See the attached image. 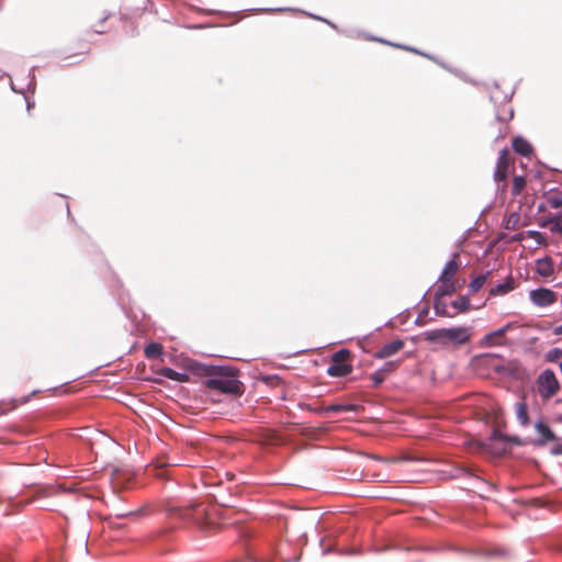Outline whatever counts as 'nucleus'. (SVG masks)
Segmentation results:
<instances>
[{
    "instance_id": "3",
    "label": "nucleus",
    "mask_w": 562,
    "mask_h": 562,
    "mask_svg": "<svg viewBox=\"0 0 562 562\" xmlns=\"http://www.w3.org/2000/svg\"><path fill=\"white\" fill-rule=\"evenodd\" d=\"M179 518L195 525L201 530H211L215 527V522L206 515L202 505L192 504L190 507L179 510Z\"/></svg>"
},
{
    "instance_id": "30",
    "label": "nucleus",
    "mask_w": 562,
    "mask_h": 562,
    "mask_svg": "<svg viewBox=\"0 0 562 562\" xmlns=\"http://www.w3.org/2000/svg\"><path fill=\"white\" fill-rule=\"evenodd\" d=\"M516 417L521 426H527L530 423L529 414H528V404L526 401H521L516 403Z\"/></svg>"
},
{
    "instance_id": "44",
    "label": "nucleus",
    "mask_w": 562,
    "mask_h": 562,
    "mask_svg": "<svg viewBox=\"0 0 562 562\" xmlns=\"http://www.w3.org/2000/svg\"><path fill=\"white\" fill-rule=\"evenodd\" d=\"M539 236H528L527 238H533L536 240V246L532 249H538L541 246L548 245V237L546 236V233L538 231Z\"/></svg>"
},
{
    "instance_id": "60",
    "label": "nucleus",
    "mask_w": 562,
    "mask_h": 562,
    "mask_svg": "<svg viewBox=\"0 0 562 562\" xmlns=\"http://www.w3.org/2000/svg\"><path fill=\"white\" fill-rule=\"evenodd\" d=\"M375 42H379V43H382V44H386V45H390V46H391V44H394L393 42H390V41L384 40V38L379 37V36H378V40Z\"/></svg>"
},
{
    "instance_id": "45",
    "label": "nucleus",
    "mask_w": 562,
    "mask_h": 562,
    "mask_svg": "<svg viewBox=\"0 0 562 562\" xmlns=\"http://www.w3.org/2000/svg\"><path fill=\"white\" fill-rule=\"evenodd\" d=\"M429 314V304L426 303L424 307L420 308V311L418 312V315L415 319V325L417 326H423L425 325V321H422L424 317H426L427 315Z\"/></svg>"
},
{
    "instance_id": "57",
    "label": "nucleus",
    "mask_w": 562,
    "mask_h": 562,
    "mask_svg": "<svg viewBox=\"0 0 562 562\" xmlns=\"http://www.w3.org/2000/svg\"><path fill=\"white\" fill-rule=\"evenodd\" d=\"M144 380L155 384H162V380L160 378H144Z\"/></svg>"
},
{
    "instance_id": "19",
    "label": "nucleus",
    "mask_w": 562,
    "mask_h": 562,
    "mask_svg": "<svg viewBox=\"0 0 562 562\" xmlns=\"http://www.w3.org/2000/svg\"><path fill=\"white\" fill-rule=\"evenodd\" d=\"M252 11H258V12H300L313 20H317V21H321V22H324L326 21V18L324 16H321V15H317L315 13H312V12H307V11H304V10H301V9H297V8H291V7H280V8H259V9H251Z\"/></svg>"
},
{
    "instance_id": "6",
    "label": "nucleus",
    "mask_w": 562,
    "mask_h": 562,
    "mask_svg": "<svg viewBox=\"0 0 562 562\" xmlns=\"http://www.w3.org/2000/svg\"><path fill=\"white\" fill-rule=\"evenodd\" d=\"M451 549L457 553L483 555L488 559L508 560L512 558L509 549L505 547L484 548L477 550H472L463 547H451Z\"/></svg>"
},
{
    "instance_id": "42",
    "label": "nucleus",
    "mask_w": 562,
    "mask_h": 562,
    "mask_svg": "<svg viewBox=\"0 0 562 562\" xmlns=\"http://www.w3.org/2000/svg\"><path fill=\"white\" fill-rule=\"evenodd\" d=\"M504 432H502L501 430H498L497 428H493L487 440L493 443V445H496V443H503V440H504Z\"/></svg>"
},
{
    "instance_id": "17",
    "label": "nucleus",
    "mask_w": 562,
    "mask_h": 562,
    "mask_svg": "<svg viewBox=\"0 0 562 562\" xmlns=\"http://www.w3.org/2000/svg\"><path fill=\"white\" fill-rule=\"evenodd\" d=\"M352 371L353 366L351 362H331L328 366L326 373L331 378L341 379L350 375Z\"/></svg>"
},
{
    "instance_id": "48",
    "label": "nucleus",
    "mask_w": 562,
    "mask_h": 562,
    "mask_svg": "<svg viewBox=\"0 0 562 562\" xmlns=\"http://www.w3.org/2000/svg\"><path fill=\"white\" fill-rule=\"evenodd\" d=\"M451 547H456L454 544H449V546H445V547H423V548H419V550L422 551H425V552H434V553H437V552H441L443 550H450V551H453L451 549Z\"/></svg>"
},
{
    "instance_id": "50",
    "label": "nucleus",
    "mask_w": 562,
    "mask_h": 562,
    "mask_svg": "<svg viewBox=\"0 0 562 562\" xmlns=\"http://www.w3.org/2000/svg\"><path fill=\"white\" fill-rule=\"evenodd\" d=\"M555 443L551 447L550 453L552 456H562V438L560 440L554 441Z\"/></svg>"
},
{
    "instance_id": "52",
    "label": "nucleus",
    "mask_w": 562,
    "mask_h": 562,
    "mask_svg": "<svg viewBox=\"0 0 562 562\" xmlns=\"http://www.w3.org/2000/svg\"><path fill=\"white\" fill-rule=\"evenodd\" d=\"M331 552H338L336 543L330 544V546H328L326 548H323V551H322L323 555L329 554Z\"/></svg>"
},
{
    "instance_id": "32",
    "label": "nucleus",
    "mask_w": 562,
    "mask_h": 562,
    "mask_svg": "<svg viewBox=\"0 0 562 562\" xmlns=\"http://www.w3.org/2000/svg\"><path fill=\"white\" fill-rule=\"evenodd\" d=\"M527 180L526 177L522 175L514 176L513 177V184H512V195L518 196L520 195L522 189L526 187Z\"/></svg>"
},
{
    "instance_id": "51",
    "label": "nucleus",
    "mask_w": 562,
    "mask_h": 562,
    "mask_svg": "<svg viewBox=\"0 0 562 562\" xmlns=\"http://www.w3.org/2000/svg\"><path fill=\"white\" fill-rule=\"evenodd\" d=\"M367 457L372 459V460H374V461L381 462V463H389V462H395L396 461V460H391L389 458H385V457H382V456H379V454H373V453H368Z\"/></svg>"
},
{
    "instance_id": "27",
    "label": "nucleus",
    "mask_w": 562,
    "mask_h": 562,
    "mask_svg": "<svg viewBox=\"0 0 562 562\" xmlns=\"http://www.w3.org/2000/svg\"><path fill=\"white\" fill-rule=\"evenodd\" d=\"M457 257L458 254L453 252L452 257L445 263L438 280H452L458 270V265L456 263Z\"/></svg>"
},
{
    "instance_id": "53",
    "label": "nucleus",
    "mask_w": 562,
    "mask_h": 562,
    "mask_svg": "<svg viewBox=\"0 0 562 562\" xmlns=\"http://www.w3.org/2000/svg\"><path fill=\"white\" fill-rule=\"evenodd\" d=\"M324 23L327 24L333 30L339 32V33H344V34L346 33L345 31L340 30L339 26L336 23H334L333 21H330L328 19H326V21H324Z\"/></svg>"
},
{
    "instance_id": "13",
    "label": "nucleus",
    "mask_w": 562,
    "mask_h": 562,
    "mask_svg": "<svg viewBox=\"0 0 562 562\" xmlns=\"http://www.w3.org/2000/svg\"><path fill=\"white\" fill-rule=\"evenodd\" d=\"M405 346V341L402 338H396L385 345L373 353L375 359H389L398 353Z\"/></svg>"
},
{
    "instance_id": "1",
    "label": "nucleus",
    "mask_w": 562,
    "mask_h": 562,
    "mask_svg": "<svg viewBox=\"0 0 562 562\" xmlns=\"http://www.w3.org/2000/svg\"><path fill=\"white\" fill-rule=\"evenodd\" d=\"M169 359L191 374L200 376L204 386L211 391L228 395H239L244 392V385L238 379L239 370L234 367L211 366L190 358H184L178 363L172 355Z\"/></svg>"
},
{
    "instance_id": "34",
    "label": "nucleus",
    "mask_w": 562,
    "mask_h": 562,
    "mask_svg": "<svg viewBox=\"0 0 562 562\" xmlns=\"http://www.w3.org/2000/svg\"><path fill=\"white\" fill-rule=\"evenodd\" d=\"M508 175H509L508 166H502V167L495 166L493 179L496 184H499L501 182H507Z\"/></svg>"
},
{
    "instance_id": "36",
    "label": "nucleus",
    "mask_w": 562,
    "mask_h": 562,
    "mask_svg": "<svg viewBox=\"0 0 562 562\" xmlns=\"http://www.w3.org/2000/svg\"><path fill=\"white\" fill-rule=\"evenodd\" d=\"M562 360V348L560 347H553L550 350H548L544 355V361L546 362H560Z\"/></svg>"
},
{
    "instance_id": "38",
    "label": "nucleus",
    "mask_w": 562,
    "mask_h": 562,
    "mask_svg": "<svg viewBox=\"0 0 562 562\" xmlns=\"http://www.w3.org/2000/svg\"><path fill=\"white\" fill-rule=\"evenodd\" d=\"M449 72L452 74L453 76H456L457 78L461 79L462 81L467 82V83H471L473 86H477L479 82L474 79H472L467 72H464L462 69L460 68H456V67H452L449 69Z\"/></svg>"
},
{
    "instance_id": "56",
    "label": "nucleus",
    "mask_w": 562,
    "mask_h": 562,
    "mask_svg": "<svg viewBox=\"0 0 562 562\" xmlns=\"http://www.w3.org/2000/svg\"><path fill=\"white\" fill-rule=\"evenodd\" d=\"M506 236V233H499L497 237L493 241H491L490 246H495L498 240L504 239Z\"/></svg>"
},
{
    "instance_id": "61",
    "label": "nucleus",
    "mask_w": 562,
    "mask_h": 562,
    "mask_svg": "<svg viewBox=\"0 0 562 562\" xmlns=\"http://www.w3.org/2000/svg\"><path fill=\"white\" fill-rule=\"evenodd\" d=\"M110 13L105 14L104 16H102L100 20H99V25H102L109 18H110Z\"/></svg>"
},
{
    "instance_id": "8",
    "label": "nucleus",
    "mask_w": 562,
    "mask_h": 562,
    "mask_svg": "<svg viewBox=\"0 0 562 562\" xmlns=\"http://www.w3.org/2000/svg\"><path fill=\"white\" fill-rule=\"evenodd\" d=\"M514 92L515 91L512 90L510 92L505 93L503 100L499 103L497 102L495 95H493V94L490 95V101L492 103H494V105L496 106L495 120L497 122L502 123V122H509L513 120L515 111H514L513 106L508 105V103L512 101Z\"/></svg>"
},
{
    "instance_id": "21",
    "label": "nucleus",
    "mask_w": 562,
    "mask_h": 562,
    "mask_svg": "<svg viewBox=\"0 0 562 562\" xmlns=\"http://www.w3.org/2000/svg\"><path fill=\"white\" fill-rule=\"evenodd\" d=\"M514 288H515L514 280H513L512 276H509L503 282H498L495 285H493L490 289L488 294H490V296L505 295V294L509 293L510 291H513Z\"/></svg>"
},
{
    "instance_id": "33",
    "label": "nucleus",
    "mask_w": 562,
    "mask_h": 562,
    "mask_svg": "<svg viewBox=\"0 0 562 562\" xmlns=\"http://www.w3.org/2000/svg\"><path fill=\"white\" fill-rule=\"evenodd\" d=\"M520 221V215L518 212H512L510 214L508 215H505L503 221H502V225L505 229H514L517 224L519 223Z\"/></svg>"
},
{
    "instance_id": "29",
    "label": "nucleus",
    "mask_w": 562,
    "mask_h": 562,
    "mask_svg": "<svg viewBox=\"0 0 562 562\" xmlns=\"http://www.w3.org/2000/svg\"><path fill=\"white\" fill-rule=\"evenodd\" d=\"M492 274V270H487L482 274L471 278L468 289L471 294L476 293L486 282L487 278Z\"/></svg>"
},
{
    "instance_id": "12",
    "label": "nucleus",
    "mask_w": 562,
    "mask_h": 562,
    "mask_svg": "<svg viewBox=\"0 0 562 562\" xmlns=\"http://www.w3.org/2000/svg\"><path fill=\"white\" fill-rule=\"evenodd\" d=\"M400 366V360H391L370 374L373 387H379L386 379L387 373L394 372Z\"/></svg>"
},
{
    "instance_id": "43",
    "label": "nucleus",
    "mask_w": 562,
    "mask_h": 562,
    "mask_svg": "<svg viewBox=\"0 0 562 562\" xmlns=\"http://www.w3.org/2000/svg\"><path fill=\"white\" fill-rule=\"evenodd\" d=\"M508 160H509V153H508L507 147H504L498 151L496 166H499V167L508 166Z\"/></svg>"
},
{
    "instance_id": "62",
    "label": "nucleus",
    "mask_w": 562,
    "mask_h": 562,
    "mask_svg": "<svg viewBox=\"0 0 562 562\" xmlns=\"http://www.w3.org/2000/svg\"><path fill=\"white\" fill-rule=\"evenodd\" d=\"M442 69L447 70L449 72V69L451 68V65L447 64L445 60L442 61L441 66Z\"/></svg>"
},
{
    "instance_id": "28",
    "label": "nucleus",
    "mask_w": 562,
    "mask_h": 562,
    "mask_svg": "<svg viewBox=\"0 0 562 562\" xmlns=\"http://www.w3.org/2000/svg\"><path fill=\"white\" fill-rule=\"evenodd\" d=\"M450 306L456 310L458 314L468 313L471 308V301L468 294L461 295L450 302Z\"/></svg>"
},
{
    "instance_id": "20",
    "label": "nucleus",
    "mask_w": 562,
    "mask_h": 562,
    "mask_svg": "<svg viewBox=\"0 0 562 562\" xmlns=\"http://www.w3.org/2000/svg\"><path fill=\"white\" fill-rule=\"evenodd\" d=\"M536 272L541 278H548L554 272L553 260L549 256H543L536 260Z\"/></svg>"
},
{
    "instance_id": "59",
    "label": "nucleus",
    "mask_w": 562,
    "mask_h": 562,
    "mask_svg": "<svg viewBox=\"0 0 562 562\" xmlns=\"http://www.w3.org/2000/svg\"><path fill=\"white\" fill-rule=\"evenodd\" d=\"M554 335H562V323L553 328Z\"/></svg>"
},
{
    "instance_id": "9",
    "label": "nucleus",
    "mask_w": 562,
    "mask_h": 562,
    "mask_svg": "<svg viewBox=\"0 0 562 562\" xmlns=\"http://www.w3.org/2000/svg\"><path fill=\"white\" fill-rule=\"evenodd\" d=\"M558 299L554 291L549 288L539 286L529 292V300L539 307H547L553 304Z\"/></svg>"
},
{
    "instance_id": "47",
    "label": "nucleus",
    "mask_w": 562,
    "mask_h": 562,
    "mask_svg": "<svg viewBox=\"0 0 562 562\" xmlns=\"http://www.w3.org/2000/svg\"><path fill=\"white\" fill-rule=\"evenodd\" d=\"M143 514H144V510H143V509H137V510H131V512H127V513L117 514V515H116V518H117V519H123V518H138V517H140Z\"/></svg>"
},
{
    "instance_id": "41",
    "label": "nucleus",
    "mask_w": 562,
    "mask_h": 562,
    "mask_svg": "<svg viewBox=\"0 0 562 562\" xmlns=\"http://www.w3.org/2000/svg\"><path fill=\"white\" fill-rule=\"evenodd\" d=\"M535 235L539 236V233L536 229H528V231L519 232V233L514 234L510 237V241H521L522 239L527 238L528 236H535Z\"/></svg>"
},
{
    "instance_id": "26",
    "label": "nucleus",
    "mask_w": 562,
    "mask_h": 562,
    "mask_svg": "<svg viewBox=\"0 0 562 562\" xmlns=\"http://www.w3.org/2000/svg\"><path fill=\"white\" fill-rule=\"evenodd\" d=\"M356 405L352 403H335L331 405H328L321 411H318L319 414H340L342 412H355Z\"/></svg>"
},
{
    "instance_id": "58",
    "label": "nucleus",
    "mask_w": 562,
    "mask_h": 562,
    "mask_svg": "<svg viewBox=\"0 0 562 562\" xmlns=\"http://www.w3.org/2000/svg\"><path fill=\"white\" fill-rule=\"evenodd\" d=\"M507 187H508L507 182H501L499 184H497V190L501 191L502 193H504V192H506Z\"/></svg>"
},
{
    "instance_id": "16",
    "label": "nucleus",
    "mask_w": 562,
    "mask_h": 562,
    "mask_svg": "<svg viewBox=\"0 0 562 562\" xmlns=\"http://www.w3.org/2000/svg\"><path fill=\"white\" fill-rule=\"evenodd\" d=\"M537 224L541 228H546L549 225H551L550 226L551 233H553V234H562V212H558L554 215L539 217L537 220Z\"/></svg>"
},
{
    "instance_id": "4",
    "label": "nucleus",
    "mask_w": 562,
    "mask_h": 562,
    "mask_svg": "<svg viewBox=\"0 0 562 562\" xmlns=\"http://www.w3.org/2000/svg\"><path fill=\"white\" fill-rule=\"evenodd\" d=\"M536 385L542 398L554 396L561 389L555 372L551 368H547L540 372L536 380Z\"/></svg>"
},
{
    "instance_id": "54",
    "label": "nucleus",
    "mask_w": 562,
    "mask_h": 562,
    "mask_svg": "<svg viewBox=\"0 0 562 562\" xmlns=\"http://www.w3.org/2000/svg\"><path fill=\"white\" fill-rule=\"evenodd\" d=\"M420 56L431 60V61H436V59L438 58V56L434 55V54H430V53H427V52H423L422 50V54H419Z\"/></svg>"
},
{
    "instance_id": "18",
    "label": "nucleus",
    "mask_w": 562,
    "mask_h": 562,
    "mask_svg": "<svg viewBox=\"0 0 562 562\" xmlns=\"http://www.w3.org/2000/svg\"><path fill=\"white\" fill-rule=\"evenodd\" d=\"M496 359H504V356L496 352H484L475 355L472 361L480 367L493 370V366L498 364V362H495Z\"/></svg>"
},
{
    "instance_id": "39",
    "label": "nucleus",
    "mask_w": 562,
    "mask_h": 562,
    "mask_svg": "<svg viewBox=\"0 0 562 562\" xmlns=\"http://www.w3.org/2000/svg\"><path fill=\"white\" fill-rule=\"evenodd\" d=\"M351 356L348 348H341L331 355V362H348L347 359Z\"/></svg>"
},
{
    "instance_id": "63",
    "label": "nucleus",
    "mask_w": 562,
    "mask_h": 562,
    "mask_svg": "<svg viewBox=\"0 0 562 562\" xmlns=\"http://www.w3.org/2000/svg\"><path fill=\"white\" fill-rule=\"evenodd\" d=\"M442 69L447 70L449 72V69L451 68V65L447 64L445 60L442 61L441 66Z\"/></svg>"
},
{
    "instance_id": "15",
    "label": "nucleus",
    "mask_w": 562,
    "mask_h": 562,
    "mask_svg": "<svg viewBox=\"0 0 562 562\" xmlns=\"http://www.w3.org/2000/svg\"><path fill=\"white\" fill-rule=\"evenodd\" d=\"M512 149L515 154L529 158L535 149L531 143L522 135H516L512 139Z\"/></svg>"
},
{
    "instance_id": "10",
    "label": "nucleus",
    "mask_w": 562,
    "mask_h": 562,
    "mask_svg": "<svg viewBox=\"0 0 562 562\" xmlns=\"http://www.w3.org/2000/svg\"><path fill=\"white\" fill-rule=\"evenodd\" d=\"M516 327V323L508 322L502 327L486 333L479 341L480 347H493L503 345L502 341H496V338H503L505 335Z\"/></svg>"
},
{
    "instance_id": "2",
    "label": "nucleus",
    "mask_w": 562,
    "mask_h": 562,
    "mask_svg": "<svg viewBox=\"0 0 562 562\" xmlns=\"http://www.w3.org/2000/svg\"><path fill=\"white\" fill-rule=\"evenodd\" d=\"M493 371L502 379H510L524 385L531 381V372L517 358L501 359L498 364L493 366Z\"/></svg>"
},
{
    "instance_id": "7",
    "label": "nucleus",
    "mask_w": 562,
    "mask_h": 562,
    "mask_svg": "<svg viewBox=\"0 0 562 562\" xmlns=\"http://www.w3.org/2000/svg\"><path fill=\"white\" fill-rule=\"evenodd\" d=\"M535 430L538 437L529 440V443L535 447H544L548 442L560 440V437L553 431L550 425L541 418L536 420Z\"/></svg>"
},
{
    "instance_id": "49",
    "label": "nucleus",
    "mask_w": 562,
    "mask_h": 562,
    "mask_svg": "<svg viewBox=\"0 0 562 562\" xmlns=\"http://www.w3.org/2000/svg\"><path fill=\"white\" fill-rule=\"evenodd\" d=\"M391 46L400 48V49H404V50H407V52H411V53H414V54H417V55L422 54L420 49H418L416 47H413V46H409V45L394 43V44H391Z\"/></svg>"
},
{
    "instance_id": "14",
    "label": "nucleus",
    "mask_w": 562,
    "mask_h": 562,
    "mask_svg": "<svg viewBox=\"0 0 562 562\" xmlns=\"http://www.w3.org/2000/svg\"><path fill=\"white\" fill-rule=\"evenodd\" d=\"M155 373L159 374L160 376H164L168 380L178 382V383H187L190 381L189 374L191 372L183 369L182 372H179L170 367H160L157 370H154Z\"/></svg>"
},
{
    "instance_id": "31",
    "label": "nucleus",
    "mask_w": 562,
    "mask_h": 562,
    "mask_svg": "<svg viewBox=\"0 0 562 562\" xmlns=\"http://www.w3.org/2000/svg\"><path fill=\"white\" fill-rule=\"evenodd\" d=\"M432 307L436 317H453V314L449 313L447 304L442 301V299H437L434 296Z\"/></svg>"
},
{
    "instance_id": "25",
    "label": "nucleus",
    "mask_w": 562,
    "mask_h": 562,
    "mask_svg": "<svg viewBox=\"0 0 562 562\" xmlns=\"http://www.w3.org/2000/svg\"><path fill=\"white\" fill-rule=\"evenodd\" d=\"M146 359L153 360L165 356L164 346L158 341H149L144 348Z\"/></svg>"
},
{
    "instance_id": "5",
    "label": "nucleus",
    "mask_w": 562,
    "mask_h": 562,
    "mask_svg": "<svg viewBox=\"0 0 562 562\" xmlns=\"http://www.w3.org/2000/svg\"><path fill=\"white\" fill-rule=\"evenodd\" d=\"M4 77H8L10 79L9 85H10L11 90L23 97V99L25 101L26 111L30 113L31 110L35 106L34 99L29 94V93L33 94L35 92V88H36L35 76L32 75V71L30 70L27 74V82L25 83V86H21L19 88L13 82L11 76L8 72L2 71V78H4Z\"/></svg>"
},
{
    "instance_id": "46",
    "label": "nucleus",
    "mask_w": 562,
    "mask_h": 562,
    "mask_svg": "<svg viewBox=\"0 0 562 562\" xmlns=\"http://www.w3.org/2000/svg\"><path fill=\"white\" fill-rule=\"evenodd\" d=\"M262 382L267 385H276L281 382L279 374H267L262 376Z\"/></svg>"
},
{
    "instance_id": "40",
    "label": "nucleus",
    "mask_w": 562,
    "mask_h": 562,
    "mask_svg": "<svg viewBox=\"0 0 562 562\" xmlns=\"http://www.w3.org/2000/svg\"><path fill=\"white\" fill-rule=\"evenodd\" d=\"M391 549L411 551V550H414L415 548H413V547H402V544L398 541L390 540L386 546L378 548L376 551L378 552H383V551L391 550Z\"/></svg>"
},
{
    "instance_id": "11",
    "label": "nucleus",
    "mask_w": 562,
    "mask_h": 562,
    "mask_svg": "<svg viewBox=\"0 0 562 562\" xmlns=\"http://www.w3.org/2000/svg\"><path fill=\"white\" fill-rule=\"evenodd\" d=\"M469 327L454 326L446 327V345L462 346L470 340Z\"/></svg>"
},
{
    "instance_id": "37",
    "label": "nucleus",
    "mask_w": 562,
    "mask_h": 562,
    "mask_svg": "<svg viewBox=\"0 0 562 562\" xmlns=\"http://www.w3.org/2000/svg\"><path fill=\"white\" fill-rule=\"evenodd\" d=\"M40 392H41V390H33L30 394L22 396L21 400L19 401V403H21V404L27 403L31 400L32 396H34L35 394H37ZM12 402L14 404L7 408L5 407V402H4V400H2V415H4L8 411H11L14 407H16L18 401L16 400H12Z\"/></svg>"
},
{
    "instance_id": "35",
    "label": "nucleus",
    "mask_w": 562,
    "mask_h": 562,
    "mask_svg": "<svg viewBox=\"0 0 562 562\" xmlns=\"http://www.w3.org/2000/svg\"><path fill=\"white\" fill-rule=\"evenodd\" d=\"M552 193L547 201L551 207L557 209L562 206V192L558 188H552L549 190Z\"/></svg>"
},
{
    "instance_id": "24",
    "label": "nucleus",
    "mask_w": 562,
    "mask_h": 562,
    "mask_svg": "<svg viewBox=\"0 0 562 562\" xmlns=\"http://www.w3.org/2000/svg\"><path fill=\"white\" fill-rule=\"evenodd\" d=\"M423 337L429 344L446 345V327L426 330Z\"/></svg>"
},
{
    "instance_id": "22",
    "label": "nucleus",
    "mask_w": 562,
    "mask_h": 562,
    "mask_svg": "<svg viewBox=\"0 0 562 562\" xmlns=\"http://www.w3.org/2000/svg\"><path fill=\"white\" fill-rule=\"evenodd\" d=\"M527 441L518 435H504L502 447H495V450L499 453L505 452L508 448L525 446Z\"/></svg>"
},
{
    "instance_id": "23",
    "label": "nucleus",
    "mask_w": 562,
    "mask_h": 562,
    "mask_svg": "<svg viewBox=\"0 0 562 562\" xmlns=\"http://www.w3.org/2000/svg\"><path fill=\"white\" fill-rule=\"evenodd\" d=\"M440 284L437 286L434 296L437 299H443L451 296L457 291V285L452 280H437Z\"/></svg>"
},
{
    "instance_id": "64",
    "label": "nucleus",
    "mask_w": 562,
    "mask_h": 562,
    "mask_svg": "<svg viewBox=\"0 0 562 562\" xmlns=\"http://www.w3.org/2000/svg\"><path fill=\"white\" fill-rule=\"evenodd\" d=\"M364 35H366V38L369 41L375 42L378 40V36H375V35H371V34H364Z\"/></svg>"
},
{
    "instance_id": "55",
    "label": "nucleus",
    "mask_w": 562,
    "mask_h": 562,
    "mask_svg": "<svg viewBox=\"0 0 562 562\" xmlns=\"http://www.w3.org/2000/svg\"><path fill=\"white\" fill-rule=\"evenodd\" d=\"M7 560H8V553H7V551H5L4 546L2 544V562H7ZM49 562H60V561H58V560H56V559L54 558V559H50V561H49Z\"/></svg>"
}]
</instances>
